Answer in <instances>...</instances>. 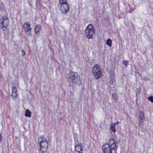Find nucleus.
Listing matches in <instances>:
<instances>
[{
    "label": "nucleus",
    "instance_id": "f257e3e1",
    "mask_svg": "<svg viewBox=\"0 0 153 153\" xmlns=\"http://www.w3.org/2000/svg\"><path fill=\"white\" fill-rule=\"evenodd\" d=\"M117 147L116 141L113 139H110L108 143L103 145L102 148L103 153H117Z\"/></svg>",
    "mask_w": 153,
    "mask_h": 153
},
{
    "label": "nucleus",
    "instance_id": "f03ea898",
    "mask_svg": "<svg viewBox=\"0 0 153 153\" xmlns=\"http://www.w3.org/2000/svg\"><path fill=\"white\" fill-rule=\"evenodd\" d=\"M40 150L42 152H46L48 147V143L46 140V138L43 136H41L38 140Z\"/></svg>",
    "mask_w": 153,
    "mask_h": 153
},
{
    "label": "nucleus",
    "instance_id": "7ed1b4c3",
    "mask_svg": "<svg viewBox=\"0 0 153 153\" xmlns=\"http://www.w3.org/2000/svg\"><path fill=\"white\" fill-rule=\"evenodd\" d=\"M68 80L72 82L73 83L79 85H80L81 83L79 76L76 73L73 72H71L69 74Z\"/></svg>",
    "mask_w": 153,
    "mask_h": 153
},
{
    "label": "nucleus",
    "instance_id": "20e7f679",
    "mask_svg": "<svg viewBox=\"0 0 153 153\" xmlns=\"http://www.w3.org/2000/svg\"><path fill=\"white\" fill-rule=\"evenodd\" d=\"M92 72L96 79H99L102 75V70L101 67L97 64H95L92 68Z\"/></svg>",
    "mask_w": 153,
    "mask_h": 153
},
{
    "label": "nucleus",
    "instance_id": "39448f33",
    "mask_svg": "<svg viewBox=\"0 0 153 153\" xmlns=\"http://www.w3.org/2000/svg\"><path fill=\"white\" fill-rule=\"evenodd\" d=\"M59 3L60 4V10L61 13L63 14L67 13L69 7L66 0H59Z\"/></svg>",
    "mask_w": 153,
    "mask_h": 153
},
{
    "label": "nucleus",
    "instance_id": "423d86ee",
    "mask_svg": "<svg viewBox=\"0 0 153 153\" xmlns=\"http://www.w3.org/2000/svg\"><path fill=\"white\" fill-rule=\"evenodd\" d=\"M9 24V20L6 16H2L0 19V27L3 30H5Z\"/></svg>",
    "mask_w": 153,
    "mask_h": 153
},
{
    "label": "nucleus",
    "instance_id": "0eeeda50",
    "mask_svg": "<svg viewBox=\"0 0 153 153\" xmlns=\"http://www.w3.org/2000/svg\"><path fill=\"white\" fill-rule=\"evenodd\" d=\"M94 32V27L92 25L90 24L88 25L85 30V36L88 38H92Z\"/></svg>",
    "mask_w": 153,
    "mask_h": 153
},
{
    "label": "nucleus",
    "instance_id": "6e6552de",
    "mask_svg": "<svg viewBox=\"0 0 153 153\" xmlns=\"http://www.w3.org/2000/svg\"><path fill=\"white\" fill-rule=\"evenodd\" d=\"M30 26V24L26 22L23 25V28L26 31L29 32L31 31L32 29V28Z\"/></svg>",
    "mask_w": 153,
    "mask_h": 153
},
{
    "label": "nucleus",
    "instance_id": "1a4fd4ad",
    "mask_svg": "<svg viewBox=\"0 0 153 153\" xmlns=\"http://www.w3.org/2000/svg\"><path fill=\"white\" fill-rule=\"evenodd\" d=\"M12 88V94L11 96L14 98H16L18 95L17 93V88L15 86H13Z\"/></svg>",
    "mask_w": 153,
    "mask_h": 153
},
{
    "label": "nucleus",
    "instance_id": "9d476101",
    "mask_svg": "<svg viewBox=\"0 0 153 153\" xmlns=\"http://www.w3.org/2000/svg\"><path fill=\"white\" fill-rule=\"evenodd\" d=\"M138 119L144 120L145 119L144 114L143 112L140 111L139 112Z\"/></svg>",
    "mask_w": 153,
    "mask_h": 153
},
{
    "label": "nucleus",
    "instance_id": "9b49d317",
    "mask_svg": "<svg viewBox=\"0 0 153 153\" xmlns=\"http://www.w3.org/2000/svg\"><path fill=\"white\" fill-rule=\"evenodd\" d=\"M41 28V27L40 25H36L35 27V33L36 34H38L39 31H40Z\"/></svg>",
    "mask_w": 153,
    "mask_h": 153
},
{
    "label": "nucleus",
    "instance_id": "f8f14e48",
    "mask_svg": "<svg viewBox=\"0 0 153 153\" xmlns=\"http://www.w3.org/2000/svg\"><path fill=\"white\" fill-rule=\"evenodd\" d=\"M82 147L81 146L79 145H78L76 146H75V151H76V152H81V151Z\"/></svg>",
    "mask_w": 153,
    "mask_h": 153
},
{
    "label": "nucleus",
    "instance_id": "ddd939ff",
    "mask_svg": "<svg viewBox=\"0 0 153 153\" xmlns=\"http://www.w3.org/2000/svg\"><path fill=\"white\" fill-rule=\"evenodd\" d=\"M110 129L111 131L114 132H115L116 131L115 124L114 123H112L111 125Z\"/></svg>",
    "mask_w": 153,
    "mask_h": 153
},
{
    "label": "nucleus",
    "instance_id": "4468645a",
    "mask_svg": "<svg viewBox=\"0 0 153 153\" xmlns=\"http://www.w3.org/2000/svg\"><path fill=\"white\" fill-rule=\"evenodd\" d=\"M112 97L113 100L115 101H117L118 99V95L116 93L112 94Z\"/></svg>",
    "mask_w": 153,
    "mask_h": 153
},
{
    "label": "nucleus",
    "instance_id": "2eb2a0df",
    "mask_svg": "<svg viewBox=\"0 0 153 153\" xmlns=\"http://www.w3.org/2000/svg\"><path fill=\"white\" fill-rule=\"evenodd\" d=\"M31 113L28 109H27L25 111V116L26 117H31Z\"/></svg>",
    "mask_w": 153,
    "mask_h": 153
},
{
    "label": "nucleus",
    "instance_id": "dca6fc26",
    "mask_svg": "<svg viewBox=\"0 0 153 153\" xmlns=\"http://www.w3.org/2000/svg\"><path fill=\"white\" fill-rule=\"evenodd\" d=\"M139 126L140 127L142 128L143 127V120L138 119Z\"/></svg>",
    "mask_w": 153,
    "mask_h": 153
},
{
    "label": "nucleus",
    "instance_id": "f3484780",
    "mask_svg": "<svg viewBox=\"0 0 153 153\" xmlns=\"http://www.w3.org/2000/svg\"><path fill=\"white\" fill-rule=\"evenodd\" d=\"M106 44L110 47L111 46L112 41L110 39H108L106 42Z\"/></svg>",
    "mask_w": 153,
    "mask_h": 153
},
{
    "label": "nucleus",
    "instance_id": "a211bd4d",
    "mask_svg": "<svg viewBox=\"0 0 153 153\" xmlns=\"http://www.w3.org/2000/svg\"><path fill=\"white\" fill-rule=\"evenodd\" d=\"M148 100L151 102H153V96L149 97L148 98Z\"/></svg>",
    "mask_w": 153,
    "mask_h": 153
},
{
    "label": "nucleus",
    "instance_id": "6ab92c4d",
    "mask_svg": "<svg viewBox=\"0 0 153 153\" xmlns=\"http://www.w3.org/2000/svg\"><path fill=\"white\" fill-rule=\"evenodd\" d=\"M123 64L125 65V67H126L127 64L128 63V61L126 60L125 61H123Z\"/></svg>",
    "mask_w": 153,
    "mask_h": 153
},
{
    "label": "nucleus",
    "instance_id": "aec40b11",
    "mask_svg": "<svg viewBox=\"0 0 153 153\" xmlns=\"http://www.w3.org/2000/svg\"><path fill=\"white\" fill-rule=\"evenodd\" d=\"M22 56H25L26 54L25 52L23 50H22Z\"/></svg>",
    "mask_w": 153,
    "mask_h": 153
},
{
    "label": "nucleus",
    "instance_id": "412c9836",
    "mask_svg": "<svg viewBox=\"0 0 153 153\" xmlns=\"http://www.w3.org/2000/svg\"><path fill=\"white\" fill-rule=\"evenodd\" d=\"M114 79H111L110 81V83L111 84H112L114 82Z\"/></svg>",
    "mask_w": 153,
    "mask_h": 153
},
{
    "label": "nucleus",
    "instance_id": "4be33fe9",
    "mask_svg": "<svg viewBox=\"0 0 153 153\" xmlns=\"http://www.w3.org/2000/svg\"><path fill=\"white\" fill-rule=\"evenodd\" d=\"M119 123V121H116L114 123V124H115V125H117V124H118Z\"/></svg>",
    "mask_w": 153,
    "mask_h": 153
},
{
    "label": "nucleus",
    "instance_id": "5701e85b",
    "mask_svg": "<svg viewBox=\"0 0 153 153\" xmlns=\"http://www.w3.org/2000/svg\"><path fill=\"white\" fill-rule=\"evenodd\" d=\"M2 136L0 134V143L1 142V138H2Z\"/></svg>",
    "mask_w": 153,
    "mask_h": 153
},
{
    "label": "nucleus",
    "instance_id": "b1692460",
    "mask_svg": "<svg viewBox=\"0 0 153 153\" xmlns=\"http://www.w3.org/2000/svg\"><path fill=\"white\" fill-rule=\"evenodd\" d=\"M120 140H119L118 141H116V143H120Z\"/></svg>",
    "mask_w": 153,
    "mask_h": 153
},
{
    "label": "nucleus",
    "instance_id": "393cba45",
    "mask_svg": "<svg viewBox=\"0 0 153 153\" xmlns=\"http://www.w3.org/2000/svg\"><path fill=\"white\" fill-rule=\"evenodd\" d=\"M4 7V6L3 5H1V7Z\"/></svg>",
    "mask_w": 153,
    "mask_h": 153
},
{
    "label": "nucleus",
    "instance_id": "a878e982",
    "mask_svg": "<svg viewBox=\"0 0 153 153\" xmlns=\"http://www.w3.org/2000/svg\"><path fill=\"white\" fill-rule=\"evenodd\" d=\"M75 153H82V152H76Z\"/></svg>",
    "mask_w": 153,
    "mask_h": 153
}]
</instances>
